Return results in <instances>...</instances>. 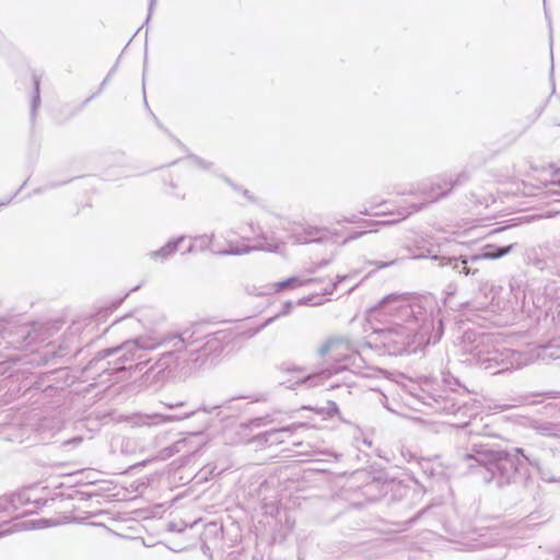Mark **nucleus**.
Returning a JSON list of instances; mask_svg holds the SVG:
<instances>
[{
	"mask_svg": "<svg viewBox=\"0 0 560 560\" xmlns=\"http://www.w3.org/2000/svg\"><path fill=\"white\" fill-rule=\"evenodd\" d=\"M369 317L373 326L370 341L366 345L359 349L348 338H328L318 348V355L326 362L331 361L332 364L318 372L304 375L296 383L307 387L324 385L332 375L343 371L370 377L373 375L374 369L368 364L364 355V351L369 348L383 349L384 353L389 355L417 352L425 348L410 332V328H406L395 316L389 315V312L381 303L370 311Z\"/></svg>",
	"mask_w": 560,
	"mask_h": 560,
	"instance_id": "1",
	"label": "nucleus"
},
{
	"mask_svg": "<svg viewBox=\"0 0 560 560\" xmlns=\"http://www.w3.org/2000/svg\"><path fill=\"white\" fill-rule=\"evenodd\" d=\"M465 361L478 365L490 374L521 369L537 360L560 359V338L546 345L527 343L523 349H511L493 335L467 329L458 343Z\"/></svg>",
	"mask_w": 560,
	"mask_h": 560,
	"instance_id": "2",
	"label": "nucleus"
},
{
	"mask_svg": "<svg viewBox=\"0 0 560 560\" xmlns=\"http://www.w3.org/2000/svg\"><path fill=\"white\" fill-rule=\"evenodd\" d=\"M184 341L183 331L179 334H167L163 337L155 335H143L133 339L126 340L120 346L107 348L98 352L95 363L98 364L105 359H113V371L130 369L132 362L142 360L145 351L163 347L165 350L159 357L153 365L145 372L148 376L152 375L156 380V385L164 383L177 371L187 368L194 363L188 347L179 346Z\"/></svg>",
	"mask_w": 560,
	"mask_h": 560,
	"instance_id": "3",
	"label": "nucleus"
},
{
	"mask_svg": "<svg viewBox=\"0 0 560 560\" xmlns=\"http://www.w3.org/2000/svg\"><path fill=\"white\" fill-rule=\"evenodd\" d=\"M457 459L459 465L477 474L485 483H493L498 488L516 482L525 464L535 468L542 481L560 482V476L542 466L522 447L500 450L472 443L469 447L457 451Z\"/></svg>",
	"mask_w": 560,
	"mask_h": 560,
	"instance_id": "4",
	"label": "nucleus"
},
{
	"mask_svg": "<svg viewBox=\"0 0 560 560\" xmlns=\"http://www.w3.org/2000/svg\"><path fill=\"white\" fill-rule=\"evenodd\" d=\"M380 303L402 324L410 328L425 347L438 343L444 334L441 310L432 296H405L389 294Z\"/></svg>",
	"mask_w": 560,
	"mask_h": 560,
	"instance_id": "5",
	"label": "nucleus"
},
{
	"mask_svg": "<svg viewBox=\"0 0 560 560\" xmlns=\"http://www.w3.org/2000/svg\"><path fill=\"white\" fill-rule=\"evenodd\" d=\"M442 381L444 387L424 381L422 384L410 382L409 385H405V388L411 398L428 407L432 412L458 417V421L453 425L467 427L470 419L477 416V411L466 400L468 394L464 388L459 390L462 388L459 381L448 372L443 373Z\"/></svg>",
	"mask_w": 560,
	"mask_h": 560,
	"instance_id": "6",
	"label": "nucleus"
},
{
	"mask_svg": "<svg viewBox=\"0 0 560 560\" xmlns=\"http://www.w3.org/2000/svg\"><path fill=\"white\" fill-rule=\"evenodd\" d=\"M448 243L450 241L447 238L441 237L440 235H420L415 238L412 244L415 248L413 258L421 259L430 257L432 260L440 261V266H450L458 273L475 275L477 270H471L468 267L469 262H475L480 259H498L512 253L517 247V243H512L505 246L486 244L480 248L478 254L471 255L470 257L460 256L457 258L442 255Z\"/></svg>",
	"mask_w": 560,
	"mask_h": 560,
	"instance_id": "7",
	"label": "nucleus"
},
{
	"mask_svg": "<svg viewBox=\"0 0 560 560\" xmlns=\"http://www.w3.org/2000/svg\"><path fill=\"white\" fill-rule=\"evenodd\" d=\"M288 220L280 215H272L268 223V229L264 230L259 225L255 229L254 224L250 223L249 228L256 235L253 241V246L242 242L226 241L225 246H221L214 241V234H202L190 237L192 243L197 247L198 252L210 250L215 255H243L248 254L253 250H265L276 253L283 245L282 237L278 234V230H285Z\"/></svg>",
	"mask_w": 560,
	"mask_h": 560,
	"instance_id": "8",
	"label": "nucleus"
},
{
	"mask_svg": "<svg viewBox=\"0 0 560 560\" xmlns=\"http://www.w3.org/2000/svg\"><path fill=\"white\" fill-rule=\"evenodd\" d=\"M249 331L237 332L231 328L210 331L208 325L195 324L183 330L184 341L179 346L188 347L194 364H203L209 357L220 355L237 336L247 338Z\"/></svg>",
	"mask_w": 560,
	"mask_h": 560,
	"instance_id": "9",
	"label": "nucleus"
},
{
	"mask_svg": "<svg viewBox=\"0 0 560 560\" xmlns=\"http://www.w3.org/2000/svg\"><path fill=\"white\" fill-rule=\"evenodd\" d=\"M467 179V175L465 173H462L458 174L455 179L451 177H438L431 183H420L418 184L415 190L410 191V194L417 195L421 198L420 202H415L409 205L408 207H401L400 209H398L397 219H394L392 221H371L368 224V226L372 228L375 225H387L393 222L401 221L408 218L410 214L422 210L428 205L436 202L440 199L446 197L454 187L465 183Z\"/></svg>",
	"mask_w": 560,
	"mask_h": 560,
	"instance_id": "10",
	"label": "nucleus"
},
{
	"mask_svg": "<svg viewBox=\"0 0 560 560\" xmlns=\"http://www.w3.org/2000/svg\"><path fill=\"white\" fill-rule=\"evenodd\" d=\"M381 494V482L368 472L358 471L347 481L342 489V497L353 505L365 501H373Z\"/></svg>",
	"mask_w": 560,
	"mask_h": 560,
	"instance_id": "11",
	"label": "nucleus"
},
{
	"mask_svg": "<svg viewBox=\"0 0 560 560\" xmlns=\"http://www.w3.org/2000/svg\"><path fill=\"white\" fill-rule=\"evenodd\" d=\"M35 506L27 491H20L8 497L0 498V525L8 524L11 520L32 513Z\"/></svg>",
	"mask_w": 560,
	"mask_h": 560,
	"instance_id": "12",
	"label": "nucleus"
},
{
	"mask_svg": "<svg viewBox=\"0 0 560 560\" xmlns=\"http://www.w3.org/2000/svg\"><path fill=\"white\" fill-rule=\"evenodd\" d=\"M527 262L540 271L560 276V256H551L548 247L530 249L527 253Z\"/></svg>",
	"mask_w": 560,
	"mask_h": 560,
	"instance_id": "13",
	"label": "nucleus"
},
{
	"mask_svg": "<svg viewBox=\"0 0 560 560\" xmlns=\"http://www.w3.org/2000/svg\"><path fill=\"white\" fill-rule=\"evenodd\" d=\"M292 238L299 244L323 243L330 238V232L326 228L305 225L294 231Z\"/></svg>",
	"mask_w": 560,
	"mask_h": 560,
	"instance_id": "14",
	"label": "nucleus"
},
{
	"mask_svg": "<svg viewBox=\"0 0 560 560\" xmlns=\"http://www.w3.org/2000/svg\"><path fill=\"white\" fill-rule=\"evenodd\" d=\"M186 240V236L182 235L170 240L164 246L156 250L150 252L148 255L153 260L165 261L170 259L179 248L180 244Z\"/></svg>",
	"mask_w": 560,
	"mask_h": 560,
	"instance_id": "15",
	"label": "nucleus"
},
{
	"mask_svg": "<svg viewBox=\"0 0 560 560\" xmlns=\"http://www.w3.org/2000/svg\"><path fill=\"white\" fill-rule=\"evenodd\" d=\"M529 428L542 436L560 439V422L533 419L529 422Z\"/></svg>",
	"mask_w": 560,
	"mask_h": 560,
	"instance_id": "16",
	"label": "nucleus"
},
{
	"mask_svg": "<svg viewBox=\"0 0 560 560\" xmlns=\"http://www.w3.org/2000/svg\"><path fill=\"white\" fill-rule=\"evenodd\" d=\"M300 427H302V424H299V425L293 424V425L282 427L280 429H272V430L266 431L261 434H258L256 436V439L259 442H265L268 444L281 443V442H283L282 435L292 433L296 428H300Z\"/></svg>",
	"mask_w": 560,
	"mask_h": 560,
	"instance_id": "17",
	"label": "nucleus"
},
{
	"mask_svg": "<svg viewBox=\"0 0 560 560\" xmlns=\"http://www.w3.org/2000/svg\"><path fill=\"white\" fill-rule=\"evenodd\" d=\"M221 408V405H214V406H206L202 405L196 410L186 411L183 413H175V415H162L161 424L168 423V422H178L183 421L185 419H188L195 415H198L199 412H203L206 415H210L212 411Z\"/></svg>",
	"mask_w": 560,
	"mask_h": 560,
	"instance_id": "18",
	"label": "nucleus"
},
{
	"mask_svg": "<svg viewBox=\"0 0 560 560\" xmlns=\"http://www.w3.org/2000/svg\"><path fill=\"white\" fill-rule=\"evenodd\" d=\"M162 413H135L128 418L132 428L160 425Z\"/></svg>",
	"mask_w": 560,
	"mask_h": 560,
	"instance_id": "19",
	"label": "nucleus"
},
{
	"mask_svg": "<svg viewBox=\"0 0 560 560\" xmlns=\"http://www.w3.org/2000/svg\"><path fill=\"white\" fill-rule=\"evenodd\" d=\"M480 290L483 291L486 294L489 291V293L491 294V301L489 302V304L480 303L482 305L481 308L490 310L491 312H497L505 307L504 302L497 298L499 291H501V288H497L495 285L486 282L485 284L481 285Z\"/></svg>",
	"mask_w": 560,
	"mask_h": 560,
	"instance_id": "20",
	"label": "nucleus"
},
{
	"mask_svg": "<svg viewBox=\"0 0 560 560\" xmlns=\"http://www.w3.org/2000/svg\"><path fill=\"white\" fill-rule=\"evenodd\" d=\"M315 281L314 279H310L307 280V282H313ZM306 283V281H305ZM304 284L303 281L300 280V278L298 277H291V278H288L283 281H280V282H277L275 284H272L270 288H266L265 290H260L258 292H255L256 295H265V294H269L271 292V290L276 291V292H279V291H282L284 289H288V288H296V287H300Z\"/></svg>",
	"mask_w": 560,
	"mask_h": 560,
	"instance_id": "21",
	"label": "nucleus"
},
{
	"mask_svg": "<svg viewBox=\"0 0 560 560\" xmlns=\"http://www.w3.org/2000/svg\"><path fill=\"white\" fill-rule=\"evenodd\" d=\"M293 307V303L291 301H287L283 306H282V310L276 314L275 316L272 317H269L267 318L264 323H261L259 326L255 327V328H250V331L246 335L247 338H252L254 337L256 334H258L259 331H261L264 328H266L267 326H269L271 323H273L275 319H277L278 317H281V316H285L288 314H290L291 310Z\"/></svg>",
	"mask_w": 560,
	"mask_h": 560,
	"instance_id": "22",
	"label": "nucleus"
},
{
	"mask_svg": "<svg viewBox=\"0 0 560 560\" xmlns=\"http://www.w3.org/2000/svg\"><path fill=\"white\" fill-rule=\"evenodd\" d=\"M33 84H34V93L32 96V104H31V115L32 117H35L36 110L38 109L40 105V95H39V78L37 75H33Z\"/></svg>",
	"mask_w": 560,
	"mask_h": 560,
	"instance_id": "23",
	"label": "nucleus"
},
{
	"mask_svg": "<svg viewBox=\"0 0 560 560\" xmlns=\"http://www.w3.org/2000/svg\"><path fill=\"white\" fill-rule=\"evenodd\" d=\"M272 422V419L269 415L264 417H256L250 419L248 422L242 423L241 427L244 429H253L268 425Z\"/></svg>",
	"mask_w": 560,
	"mask_h": 560,
	"instance_id": "24",
	"label": "nucleus"
},
{
	"mask_svg": "<svg viewBox=\"0 0 560 560\" xmlns=\"http://www.w3.org/2000/svg\"><path fill=\"white\" fill-rule=\"evenodd\" d=\"M318 413L328 417L334 418L335 416L339 415V408L335 401L328 400L325 406L316 409Z\"/></svg>",
	"mask_w": 560,
	"mask_h": 560,
	"instance_id": "25",
	"label": "nucleus"
},
{
	"mask_svg": "<svg viewBox=\"0 0 560 560\" xmlns=\"http://www.w3.org/2000/svg\"><path fill=\"white\" fill-rule=\"evenodd\" d=\"M121 322L130 329L138 330L140 327H144L141 317L126 316Z\"/></svg>",
	"mask_w": 560,
	"mask_h": 560,
	"instance_id": "26",
	"label": "nucleus"
},
{
	"mask_svg": "<svg viewBox=\"0 0 560 560\" xmlns=\"http://www.w3.org/2000/svg\"><path fill=\"white\" fill-rule=\"evenodd\" d=\"M509 285L511 292L515 295L516 299H518V296L524 293L522 290V281L517 280L516 278H511Z\"/></svg>",
	"mask_w": 560,
	"mask_h": 560,
	"instance_id": "27",
	"label": "nucleus"
},
{
	"mask_svg": "<svg viewBox=\"0 0 560 560\" xmlns=\"http://www.w3.org/2000/svg\"><path fill=\"white\" fill-rule=\"evenodd\" d=\"M347 278H348V276H337L336 281H330L328 287L325 288V290H324L325 294H332V292L336 290L338 283L342 282Z\"/></svg>",
	"mask_w": 560,
	"mask_h": 560,
	"instance_id": "28",
	"label": "nucleus"
},
{
	"mask_svg": "<svg viewBox=\"0 0 560 560\" xmlns=\"http://www.w3.org/2000/svg\"><path fill=\"white\" fill-rule=\"evenodd\" d=\"M189 160L190 162L197 166V167H200V168H203V170H207L211 166V163L210 162H207L205 161L203 159H200L196 155H192V156H189Z\"/></svg>",
	"mask_w": 560,
	"mask_h": 560,
	"instance_id": "29",
	"label": "nucleus"
},
{
	"mask_svg": "<svg viewBox=\"0 0 560 560\" xmlns=\"http://www.w3.org/2000/svg\"><path fill=\"white\" fill-rule=\"evenodd\" d=\"M25 185H26V182H24L12 196L1 199L0 207L9 206L15 199V197L21 192V190L25 187Z\"/></svg>",
	"mask_w": 560,
	"mask_h": 560,
	"instance_id": "30",
	"label": "nucleus"
},
{
	"mask_svg": "<svg viewBox=\"0 0 560 560\" xmlns=\"http://www.w3.org/2000/svg\"><path fill=\"white\" fill-rule=\"evenodd\" d=\"M231 186L238 192H241L248 201L250 202H257V199L250 194L249 190L247 189H243L241 187H237L233 184H231Z\"/></svg>",
	"mask_w": 560,
	"mask_h": 560,
	"instance_id": "31",
	"label": "nucleus"
},
{
	"mask_svg": "<svg viewBox=\"0 0 560 560\" xmlns=\"http://www.w3.org/2000/svg\"><path fill=\"white\" fill-rule=\"evenodd\" d=\"M114 71H115V68H113V69L110 70V72L107 74V77L103 80V82H102V83H101V85H100L98 91H97L96 93L92 94V95H91V97H90L88 101H90V100L94 98L97 94H100V93L103 91V89H104V88H105V85L108 83V81H109V79H110V77H112V74H113V72H114Z\"/></svg>",
	"mask_w": 560,
	"mask_h": 560,
	"instance_id": "32",
	"label": "nucleus"
},
{
	"mask_svg": "<svg viewBox=\"0 0 560 560\" xmlns=\"http://www.w3.org/2000/svg\"><path fill=\"white\" fill-rule=\"evenodd\" d=\"M366 234V231H355L353 233H351L346 240H345V243L349 242V241H352V240H357L359 237H361L362 235Z\"/></svg>",
	"mask_w": 560,
	"mask_h": 560,
	"instance_id": "33",
	"label": "nucleus"
},
{
	"mask_svg": "<svg viewBox=\"0 0 560 560\" xmlns=\"http://www.w3.org/2000/svg\"><path fill=\"white\" fill-rule=\"evenodd\" d=\"M513 406L514 405L501 404V405H495L494 407L489 406V409H493V410H498V411H504V410H508V409L512 408Z\"/></svg>",
	"mask_w": 560,
	"mask_h": 560,
	"instance_id": "34",
	"label": "nucleus"
},
{
	"mask_svg": "<svg viewBox=\"0 0 560 560\" xmlns=\"http://www.w3.org/2000/svg\"><path fill=\"white\" fill-rule=\"evenodd\" d=\"M155 4H156V0H149L148 16H147L145 23H148L149 20L151 19V15H152Z\"/></svg>",
	"mask_w": 560,
	"mask_h": 560,
	"instance_id": "35",
	"label": "nucleus"
},
{
	"mask_svg": "<svg viewBox=\"0 0 560 560\" xmlns=\"http://www.w3.org/2000/svg\"><path fill=\"white\" fill-rule=\"evenodd\" d=\"M164 406L168 409H177V408H180L183 406H185V402L184 401H177V402H163Z\"/></svg>",
	"mask_w": 560,
	"mask_h": 560,
	"instance_id": "36",
	"label": "nucleus"
},
{
	"mask_svg": "<svg viewBox=\"0 0 560 560\" xmlns=\"http://www.w3.org/2000/svg\"><path fill=\"white\" fill-rule=\"evenodd\" d=\"M492 545H493V542L482 539V540L478 541L477 544H475L472 547L476 549H479V548L490 547Z\"/></svg>",
	"mask_w": 560,
	"mask_h": 560,
	"instance_id": "37",
	"label": "nucleus"
},
{
	"mask_svg": "<svg viewBox=\"0 0 560 560\" xmlns=\"http://www.w3.org/2000/svg\"><path fill=\"white\" fill-rule=\"evenodd\" d=\"M195 253H198V249L195 246V244L192 243V240H190L189 246L183 252V254L185 255V254H195Z\"/></svg>",
	"mask_w": 560,
	"mask_h": 560,
	"instance_id": "38",
	"label": "nucleus"
},
{
	"mask_svg": "<svg viewBox=\"0 0 560 560\" xmlns=\"http://www.w3.org/2000/svg\"><path fill=\"white\" fill-rule=\"evenodd\" d=\"M326 265H328V260H323L318 265H316L315 267L310 268L308 271L310 272H315V270H317L318 268H322V267H324Z\"/></svg>",
	"mask_w": 560,
	"mask_h": 560,
	"instance_id": "39",
	"label": "nucleus"
},
{
	"mask_svg": "<svg viewBox=\"0 0 560 560\" xmlns=\"http://www.w3.org/2000/svg\"><path fill=\"white\" fill-rule=\"evenodd\" d=\"M544 395L546 397H548V398H558V397H560V393L559 392H548V393H545Z\"/></svg>",
	"mask_w": 560,
	"mask_h": 560,
	"instance_id": "40",
	"label": "nucleus"
},
{
	"mask_svg": "<svg viewBox=\"0 0 560 560\" xmlns=\"http://www.w3.org/2000/svg\"><path fill=\"white\" fill-rule=\"evenodd\" d=\"M517 404H527V397H518L514 399Z\"/></svg>",
	"mask_w": 560,
	"mask_h": 560,
	"instance_id": "41",
	"label": "nucleus"
},
{
	"mask_svg": "<svg viewBox=\"0 0 560 560\" xmlns=\"http://www.w3.org/2000/svg\"><path fill=\"white\" fill-rule=\"evenodd\" d=\"M401 454L408 462H410L413 458V455L410 452H402Z\"/></svg>",
	"mask_w": 560,
	"mask_h": 560,
	"instance_id": "42",
	"label": "nucleus"
},
{
	"mask_svg": "<svg viewBox=\"0 0 560 560\" xmlns=\"http://www.w3.org/2000/svg\"><path fill=\"white\" fill-rule=\"evenodd\" d=\"M176 445H174L172 448H165L164 452H166V456H172L175 452Z\"/></svg>",
	"mask_w": 560,
	"mask_h": 560,
	"instance_id": "43",
	"label": "nucleus"
},
{
	"mask_svg": "<svg viewBox=\"0 0 560 560\" xmlns=\"http://www.w3.org/2000/svg\"><path fill=\"white\" fill-rule=\"evenodd\" d=\"M124 299H119L118 301H116L115 303H113L110 310H114L116 308L118 305H120V303L122 302Z\"/></svg>",
	"mask_w": 560,
	"mask_h": 560,
	"instance_id": "44",
	"label": "nucleus"
},
{
	"mask_svg": "<svg viewBox=\"0 0 560 560\" xmlns=\"http://www.w3.org/2000/svg\"><path fill=\"white\" fill-rule=\"evenodd\" d=\"M82 499H91V493L81 492Z\"/></svg>",
	"mask_w": 560,
	"mask_h": 560,
	"instance_id": "45",
	"label": "nucleus"
},
{
	"mask_svg": "<svg viewBox=\"0 0 560 560\" xmlns=\"http://www.w3.org/2000/svg\"><path fill=\"white\" fill-rule=\"evenodd\" d=\"M154 121L158 125L159 128H162L161 122L159 121L158 117L153 115Z\"/></svg>",
	"mask_w": 560,
	"mask_h": 560,
	"instance_id": "46",
	"label": "nucleus"
},
{
	"mask_svg": "<svg viewBox=\"0 0 560 560\" xmlns=\"http://www.w3.org/2000/svg\"><path fill=\"white\" fill-rule=\"evenodd\" d=\"M10 533V529H0V537Z\"/></svg>",
	"mask_w": 560,
	"mask_h": 560,
	"instance_id": "47",
	"label": "nucleus"
},
{
	"mask_svg": "<svg viewBox=\"0 0 560 560\" xmlns=\"http://www.w3.org/2000/svg\"><path fill=\"white\" fill-rule=\"evenodd\" d=\"M96 327L95 319L91 318V330Z\"/></svg>",
	"mask_w": 560,
	"mask_h": 560,
	"instance_id": "48",
	"label": "nucleus"
},
{
	"mask_svg": "<svg viewBox=\"0 0 560 560\" xmlns=\"http://www.w3.org/2000/svg\"><path fill=\"white\" fill-rule=\"evenodd\" d=\"M393 262L394 261H392V262H384V264L378 265V267H381V268L387 267V266L392 265Z\"/></svg>",
	"mask_w": 560,
	"mask_h": 560,
	"instance_id": "49",
	"label": "nucleus"
},
{
	"mask_svg": "<svg viewBox=\"0 0 560 560\" xmlns=\"http://www.w3.org/2000/svg\"><path fill=\"white\" fill-rule=\"evenodd\" d=\"M339 387V384L331 383L328 385V388H336Z\"/></svg>",
	"mask_w": 560,
	"mask_h": 560,
	"instance_id": "50",
	"label": "nucleus"
},
{
	"mask_svg": "<svg viewBox=\"0 0 560 560\" xmlns=\"http://www.w3.org/2000/svg\"><path fill=\"white\" fill-rule=\"evenodd\" d=\"M168 528H170V530H172V532H173V530H175V529H176V526H174V524H170V525H168Z\"/></svg>",
	"mask_w": 560,
	"mask_h": 560,
	"instance_id": "51",
	"label": "nucleus"
},
{
	"mask_svg": "<svg viewBox=\"0 0 560 560\" xmlns=\"http://www.w3.org/2000/svg\"><path fill=\"white\" fill-rule=\"evenodd\" d=\"M424 512H425V510H421V512H419L417 516L421 515Z\"/></svg>",
	"mask_w": 560,
	"mask_h": 560,
	"instance_id": "52",
	"label": "nucleus"
},
{
	"mask_svg": "<svg viewBox=\"0 0 560 560\" xmlns=\"http://www.w3.org/2000/svg\"><path fill=\"white\" fill-rule=\"evenodd\" d=\"M148 361H145L144 363H147ZM143 362H139L137 363V368L140 366Z\"/></svg>",
	"mask_w": 560,
	"mask_h": 560,
	"instance_id": "53",
	"label": "nucleus"
},
{
	"mask_svg": "<svg viewBox=\"0 0 560 560\" xmlns=\"http://www.w3.org/2000/svg\"><path fill=\"white\" fill-rule=\"evenodd\" d=\"M144 104L148 105L147 97H143Z\"/></svg>",
	"mask_w": 560,
	"mask_h": 560,
	"instance_id": "54",
	"label": "nucleus"
},
{
	"mask_svg": "<svg viewBox=\"0 0 560 560\" xmlns=\"http://www.w3.org/2000/svg\"><path fill=\"white\" fill-rule=\"evenodd\" d=\"M144 104L148 105L147 97H143Z\"/></svg>",
	"mask_w": 560,
	"mask_h": 560,
	"instance_id": "55",
	"label": "nucleus"
},
{
	"mask_svg": "<svg viewBox=\"0 0 560 560\" xmlns=\"http://www.w3.org/2000/svg\"><path fill=\"white\" fill-rule=\"evenodd\" d=\"M558 184L560 185V179L558 180Z\"/></svg>",
	"mask_w": 560,
	"mask_h": 560,
	"instance_id": "56",
	"label": "nucleus"
}]
</instances>
